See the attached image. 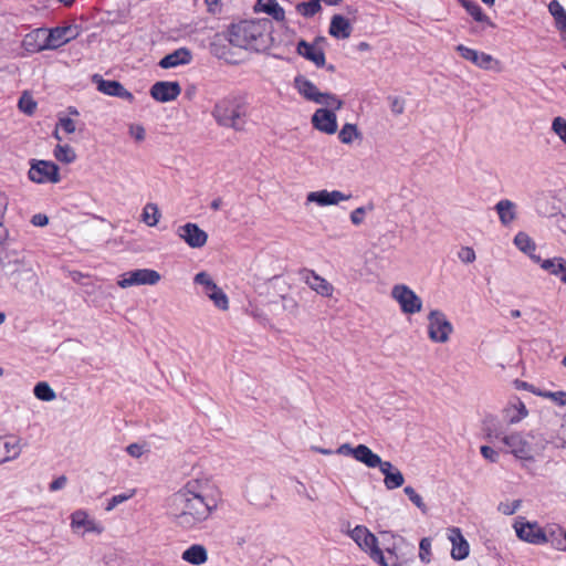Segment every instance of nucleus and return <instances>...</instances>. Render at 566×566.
Masks as SVG:
<instances>
[{
  "label": "nucleus",
  "instance_id": "obj_20",
  "mask_svg": "<svg viewBox=\"0 0 566 566\" xmlns=\"http://www.w3.org/2000/svg\"><path fill=\"white\" fill-rule=\"evenodd\" d=\"M46 28H36L23 36L21 48H23L29 54L50 51V48L46 46Z\"/></svg>",
  "mask_w": 566,
  "mask_h": 566
},
{
  "label": "nucleus",
  "instance_id": "obj_41",
  "mask_svg": "<svg viewBox=\"0 0 566 566\" xmlns=\"http://www.w3.org/2000/svg\"><path fill=\"white\" fill-rule=\"evenodd\" d=\"M358 136H360V133L357 128V125L350 123H346L345 125H343L342 129L338 133V139L343 144L347 145L352 144L353 139Z\"/></svg>",
  "mask_w": 566,
  "mask_h": 566
},
{
  "label": "nucleus",
  "instance_id": "obj_43",
  "mask_svg": "<svg viewBox=\"0 0 566 566\" xmlns=\"http://www.w3.org/2000/svg\"><path fill=\"white\" fill-rule=\"evenodd\" d=\"M196 284L202 285L206 295H209L218 285L212 277L205 271L197 273L193 277Z\"/></svg>",
  "mask_w": 566,
  "mask_h": 566
},
{
  "label": "nucleus",
  "instance_id": "obj_38",
  "mask_svg": "<svg viewBox=\"0 0 566 566\" xmlns=\"http://www.w3.org/2000/svg\"><path fill=\"white\" fill-rule=\"evenodd\" d=\"M2 253L3 249L0 248V266L3 274L10 280L12 275L17 273L23 262L19 260H10L8 254L2 255Z\"/></svg>",
  "mask_w": 566,
  "mask_h": 566
},
{
  "label": "nucleus",
  "instance_id": "obj_32",
  "mask_svg": "<svg viewBox=\"0 0 566 566\" xmlns=\"http://www.w3.org/2000/svg\"><path fill=\"white\" fill-rule=\"evenodd\" d=\"M515 208V203L509 199H502L495 205L494 209L504 227H507L516 218Z\"/></svg>",
  "mask_w": 566,
  "mask_h": 566
},
{
  "label": "nucleus",
  "instance_id": "obj_1",
  "mask_svg": "<svg viewBox=\"0 0 566 566\" xmlns=\"http://www.w3.org/2000/svg\"><path fill=\"white\" fill-rule=\"evenodd\" d=\"M217 500L206 494L198 481H188L186 485L172 495L174 523L184 528L192 530L207 521L217 510Z\"/></svg>",
  "mask_w": 566,
  "mask_h": 566
},
{
  "label": "nucleus",
  "instance_id": "obj_52",
  "mask_svg": "<svg viewBox=\"0 0 566 566\" xmlns=\"http://www.w3.org/2000/svg\"><path fill=\"white\" fill-rule=\"evenodd\" d=\"M390 106V111L395 115H401L405 111V99L399 96H388L387 97Z\"/></svg>",
  "mask_w": 566,
  "mask_h": 566
},
{
  "label": "nucleus",
  "instance_id": "obj_42",
  "mask_svg": "<svg viewBox=\"0 0 566 566\" xmlns=\"http://www.w3.org/2000/svg\"><path fill=\"white\" fill-rule=\"evenodd\" d=\"M207 296L213 302L214 306L218 307L219 310L226 311L229 308V298L221 287H216Z\"/></svg>",
  "mask_w": 566,
  "mask_h": 566
},
{
  "label": "nucleus",
  "instance_id": "obj_13",
  "mask_svg": "<svg viewBox=\"0 0 566 566\" xmlns=\"http://www.w3.org/2000/svg\"><path fill=\"white\" fill-rule=\"evenodd\" d=\"M455 51L459 53V55L470 61L475 66L488 70V71H499L500 70V62L495 60L492 55L480 52L478 50L468 48L463 44H458L455 46Z\"/></svg>",
  "mask_w": 566,
  "mask_h": 566
},
{
  "label": "nucleus",
  "instance_id": "obj_49",
  "mask_svg": "<svg viewBox=\"0 0 566 566\" xmlns=\"http://www.w3.org/2000/svg\"><path fill=\"white\" fill-rule=\"evenodd\" d=\"M552 129L566 144V119L557 116L553 119Z\"/></svg>",
  "mask_w": 566,
  "mask_h": 566
},
{
  "label": "nucleus",
  "instance_id": "obj_45",
  "mask_svg": "<svg viewBox=\"0 0 566 566\" xmlns=\"http://www.w3.org/2000/svg\"><path fill=\"white\" fill-rule=\"evenodd\" d=\"M18 107L25 115H32L36 109V102L27 93H23L19 98Z\"/></svg>",
  "mask_w": 566,
  "mask_h": 566
},
{
  "label": "nucleus",
  "instance_id": "obj_2",
  "mask_svg": "<svg viewBox=\"0 0 566 566\" xmlns=\"http://www.w3.org/2000/svg\"><path fill=\"white\" fill-rule=\"evenodd\" d=\"M248 105L244 94L232 92L214 103L211 116L220 127L243 132Z\"/></svg>",
  "mask_w": 566,
  "mask_h": 566
},
{
  "label": "nucleus",
  "instance_id": "obj_6",
  "mask_svg": "<svg viewBox=\"0 0 566 566\" xmlns=\"http://www.w3.org/2000/svg\"><path fill=\"white\" fill-rule=\"evenodd\" d=\"M294 87L306 99L316 104H335V109H340L344 102L332 93H322L313 82L304 75H296L294 77Z\"/></svg>",
  "mask_w": 566,
  "mask_h": 566
},
{
  "label": "nucleus",
  "instance_id": "obj_36",
  "mask_svg": "<svg viewBox=\"0 0 566 566\" xmlns=\"http://www.w3.org/2000/svg\"><path fill=\"white\" fill-rule=\"evenodd\" d=\"M295 10L304 18L310 19L322 11V4L319 0L302 1L295 6Z\"/></svg>",
  "mask_w": 566,
  "mask_h": 566
},
{
  "label": "nucleus",
  "instance_id": "obj_35",
  "mask_svg": "<svg viewBox=\"0 0 566 566\" xmlns=\"http://www.w3.org/2000/svg\"><path fill=\"white\" fill-rule=\"evenodd\" d=\"M548 11L555 20L556 28L562 32L566 31V10L557 0H552L548 4Z\"/></svg>",
  "mask_w": 566,
  "mask_h": 566
},
{
  "label": "nucleus",
  "instance_id": "obj_30",
  "mask_svg": "<svg viewBox=\"0 0 566 566\" xmlns=\"http://www.w3.org/2000/svg\"><path fill=\"white\" fill-rule=\"evenodd\" d=\"M356 461L365 464L367 468L375 469L382 464L381 458L375 453L368 446L359 443L357 450Z\"/></svg>",
  "mask_w": 566,
  "mask_h": 566
},
{
  "label": "nucleus",
  "instance_id": "obj_47",
  "mask_svg": "<svg viewBox=\"0 0 566 566\" xmlns=\"http://www.w3.org/2000/svg\"><path fill=\"white\" fill-rule=\"evenodd\" d=\"M136 491L135 490H130L129 492L127 493H120V494H117V495H113L106 506H105V510L106 511H112L114 510L117 505L128 501L129 499H132L134 495H135Z\"/></svg>",
  "mask_w": 566,
  "mask_h": 566
},
{
  "label": "nucleus",
  "instance_id": "obj_33",
  "mask_svg": "<svg viewBox=\"0 0 566 566\" xmlns=\"http://www.w3.org/2000/svg\"><path fill=\"white\" fill-rule=\"evenodd\" d=\"M513 242L515 247L523 253L527 254L532 261L535 262L536 258H541L539 255L535 254L536 244L526 232H517L514 237Z\"/></svg>",
  "mask_w": 566,
  "mask_h": 566
},
{
  "label": "nucleus",
  "instance_id": "obj_16",
  "mask_svg": "<svg viewBox=\"0 0 566 566\" xmlns=\"http://www.w3.org/2000/svg\"><path fill=\"white\" fill-rule=\"evenodd\" d=\"M177 234L192 249H200L208 241V233L195 222H187L178 227Z\"/></svg>",
  "mask_w": 566,
  "mask_h": 566
},
{
  "label": "nucleus",
  "instance_id": "obj_7",
  "mask_svg": "<svg viewBox=\"0 0 566 566\" xmlns=\"http://www.w3.org/2000/svg\"><path fill=\"white\" fill-rule=\"evenodd\" d=\"M28 176L35 184H57L61 180L60 167L52 160L31 159Z\"/></svg>",
  "mask_w": 566,
  "mask_h": 566
},
{
  "label": "nucleus",
  "instance_id": "obj_12",
  "mask_svg": "<svg viewBox=\"0 0 566 566\" xmlns=\"http://www.w3.org/2000/svg\"><path fill=\"white\" fill-rule=\"evenodd\" d=\"M46 46L50 48V51H54L75 40L80 35V31L76 24H65L46 28Z\"/></svg>",
  "mask_w": 566,
  "mask_h": 566
},
{
  "label": "nucleus",
  "instance_id": "obj_37",
  "mask_svg": "<svg viewBox=\"0 0 566 566\" xmlns=\"http://www.w3.org/2000/svg\"><path fill=\"white\" fill-rule=\"evenodd\" d=\"M33 395L36 399L50 402L56 398L55 391L46 381H39L33 387Z\"/></svg>",
  "mask_w": 566,
  "mask_h": 566
},
{
  "label": "nucleus",
  "instance_id": "obj_60",
  "mask_svg": "<svg viewBox=\"0 0 566 566\" xmlns=\"http://www.w3.org/2000/svg\"><path fill=\"white\" fill-rule=\"evenodd\" d=\"M480 452L484 459L492 463H495L499 460V453L490 446H481Z\"/></svg>",
  "mask_w": 566,
  "mask_h": 566
},
{
  "label": "nucleus",
  "instance_id": "obj_5",
  "mask_svg": "<svg viewBox=\"0 0 566 566\" xmlns=\"http://www.w3.org/2000/svg\"><path fill=\"white\" fill-rule=\"evenodd\" d=\"M350 538L367 553L379 566H389L384 551L379 547L377 536L364 525H356L349 533Z\"/></svg>",
  "mask_w": 566,
  "mask_h": 566
},
{
  "label": "nucleus",
  "instance_id": "obj_15",
  "mask_svg": "<svg viewBox=\"0 0 566 566\" xmlns=\"http://www.w3.org/2000/svg\"><path fill=\"white\" fill-rule=\"evenodd\" d=\"M181 86L178 81H157L149 88V95L158 103H169L180 95Z\"/></svg>",
  "mask_w": 566,
  "mask_h": 566
},
{
  "label": "nucleus",
  "instance_id": "obj_25",
  "mask_svg": "<svg viewBox=\"0 0 566 566\" xmlns=\"http://www.w3.org/2000/svg\"><path fill=\"white\" fill-rule=\"evenodd\" d=\"M353 27L349 18L343 14H334L331 19L328 33L337 40L348 39L352 34Z\"/></svg>",
  "mask_w": 566,
  "mask_h": 566
},
{
  "label": "nucleus",
  "instance_id": "obj_34",
  "mask_svg": "<svg viewBox=\"0 0 566 566\" xmlns=\"http://www.w3.org/2000/svg\"><path fill=\"white\" fill-rule=\"evenodd\" d=\"M35 274L31 268H28L24 263L19 268L15 274L9 280L10 283L19 291L25 289L27 283L33 281Z\"/></svg>",
  "mask_w": 566,
  "mask_h": 566
},
{
  "label": "nucleus",
  "instance_id": "obj_4",
  "mask_svg": "<svg viewBox=\"0 0 566 566\" xmlns=\"http://www.w3.org/2000/svg\"><path fill=\"white\" fill-rule=\"evenodd\" d=\"M270 25L271 21L266 18L241 20L231 23L223 34L231 45L245 49L248 44L261 38Z\"/></svg>",
  "mask_w": 566,
  "mask_h": 566
},
{
  "label": "nucleus",
  "instance_id": "obj_51",
  "mask_svg": "<svg viewBox=\"0 0 566 566\" xmlns=\"http://www.w3.org/2000/svg\"><path fill=\"white\" fill-rule=\"evenodd\" d=\"M282 307L285 312L296 315L298 311V303L291 295H281Z\"/></svg>",
  "mask_w": 566,
  "mask_h": 566
},
{
  "label": "nucleus",
  "instance_id": "obj_59",
  "mask_svg": "<svg viewBox=\"0 0 566 566\" xmlns=\"http://www.w3.org/2000/svg\"><path fill=\"white\" fill-rule=\"evenodd\" d=\"M357 450H358V444L356 447H353L350 443L346 442V443L340 444L337 448V450L335 451V453L352 457V458L356 459Z\"/></svg>",
  "mask_w": 566,
  "mask_h": 566
},
{
  "label": "nucleus",
  "instance_id": "obj_14",
  "mask_svg": "<svg viewBox=\"0 0 566 566\" xmlns=\"http://www.w3.org/2000/svg\"><path fill=\"white\" fill-rule=\"evenodd\" d=\"M92 83L96 85L98 92L107 96L118 97L129 103L135 101L133 93L126 90L117 80H106L101 74H93Z\"/></svg>",
  "mask_w": 566,
  "mask_h": 566
},
{
  "label": "nucleus",
  "instance_id": "obj_39",
  "mask_svg": "<svg viewBox=\"0 0 566 566\" xmlns=\"http://www.w3.org/2000/svg\"><path fill=\"white\" fill-rule=\"evenodd\" d=\"M160 216L156 203H147L143 209L142 219L148 227H155L159 222Z\"/></svg>",
  "mask_w": 566,
  "mask_h": 566
},
{
  "label": "nucleus",
  "instance_id": "obj_27",
  "mask_svg": "<svg viewBox=\"0 0 566 566\" xmlns=\"http://www.w3.org/2000/svg\"><path fill=\"white\" fill-rule=\"evenodd\" d=\"M379 470L385 476L384 483L388 490H395L403 485V474L390 461H384Z\"/></svg>",
  "mask_w": 566,
  "mask_h": 566
},
{
  "label": "nucleus",
  "instance_id": "obj_48",
  "mask_svg": "<svg viewBox=\"0 0 566 566\" xmlns=\"http://www.w3.org/2000/svg\"><path fill=\"white\" fill-rule=\"evenodd\" d=\"M431 556V538L422 537L419 542V558L422 563L429 564Z\"/></svg>",
  "mask_w": 566,
  "mask_h": 566
},
{
  "label": "nucleus",
  "instance_id": "obj_26",
  "mask_svg": "<svg viewBox=\"0 0 566 566\" xmlns=\"http://www.w3.org/2000/svg\"><path fill=\"white\" fill-rule=\"evenodd\" d=\"M507 422L511 424L520 422L528 415L525 403L517 396H512L509 399L506 407L503 409Z\"/></svg>",
  "mask_w": 566,
  "mask_h": 566
},
{
  "label": "nucleus",
  "instance_id": "obj_50",
  "mask_svg": "<svg viewBox=\"0 0 566 566\" xmlns=\"http://www.w3.org/2000/svg\"><path fill=\"white\" fill-rule=\"evenodd\" d=\"M549 537V541L552 546L557 551L566 552V533L556 535L555 531H552L549 534H547Z\"/></svg>",
  "mask_w": 566,
  "mask_h": 566
},
{
  "label": "nucleus",
  "instance_id": "obj_31",
  "mask_svg": "<svg viewBox=\"0 0 566 566\" xmlns=\"http://www.w3.org/2000/svg\"><path fill=\"white\" fill-rule=\"evenodd\" d=\"M460 4L476 22L485 23L491 28H495V23L484 13L481 6L474 0H459Z\"/></svg>",
  "mask_w": 566,
  "mask_h": 566
},
{
  "label": "nucleus",
  "instance_id": "obj_44",
  "mask_svg": "<svg viewBox=\"0 0 566 566\" xmlns=\"http://www.w3.org/2000/svg\"><path fill=\"white\" fill-rule=\"evenodd\" d=\"M537 396L552 400L558 407L566 406V391L564 390L551 391L541 389L538 390Z\"/></svg>",
  "mask_w": 566,
  "mask_h": 566
},
{
  "label": "nucleus",
  "instance_id": "obj_21",
  "mask_svg": "<svg viewBox=\"0 0 566 566\" xmlns=\"http://www.w3.org/2000/svg\"><path fill=\"white\" fill-rule=\"evenodd\" d=\"M352 197V195H345L339 190H332L328 191L326 189L317 190V191H311L307 193L306 200L308 202H314L319 207H327L337 205L343 200H348Z\"/></svg>",
  "mask_w": 566,
  "mask_h": 566
},
{
  "label": "nucleus",
  "instance_id": "obj_28",
  "mask_svg": "<svg viewBox=\"0 0 566 566\" xmlns=\"http://www.w3.org/2000/svg\"><path fill=\"white\" fill-rule=\"evenodd\" d=\"M254 12H263L276 22L285 21V10L277 0H256L253 6Z\"/></svg>",
  "mask_w": 566,
  "mask_h": 566
},
{
  "label": "nucleus",
  "instance_id": "obj_55",
  "mask_svg": "<svg viewBox=\"0 0 566 566\" xmlns=\"http://www.w3.org/2000/svg\"><path fill=\"white\" fill-rule=\"evenodd\" d=\"M3 451L6 452L3 455H1L0 462L9 461L11 459L17 458L20 453V447L18 446L17 442H8V448H4Z\"/></svg>",
  "mask_w": 566,
  "mask_h": 566
},
{
  "label": "nucleus",
  "instance_id": "obj_18",
  "mask_svg": "<svg viewBox=\"0 0 566 566\" xmlns=\"http://www.w3.org/2000/svg\"><path fill=\"white\" fill-rule=\"evenodd\" d=\"M319 41H325V38L317 36L313 43L301 39L296 45V53L312 62L316 67L325 66V52L323 49L316 46V43Z\"/></svg>",
  "mask_w": 566,
  "mask_h": 566
},
{
  "label": "nucleus",
  "instance_id": "obj_57",
  "mask_svg": "<svg viewBox=\"0 0 566 566\" xmlns=\"http://www.w3.org/2000/svg\"><path fill=\"white\" fill-rule=\"evenodd\" d=\"M458 256L463 263L469 264L474 262L475 252L470 247H462L458 253Z\"/></svg>",
  "mask_w": 566,
  "mask_h": 566
},
{
  "label": "nucleus",
  "instance_id": "obj_58",
  "mask_svg": "<svg viewBox=\"0 0 566 566\" xmlns=\"http://www.w3.org/2000/svg\"><path fill=\"white\" fill-rule=\"evenodd\" d=\"M57 126L66 134H73L76 129L75 122L70 116L60 117Z\"/></svg>",
  "mask_w": 566,
  "mask_h": 566
},
{
  "label": "nucleus",
  "instance_id": "obj_10",
  "mask_svg": "<svg viewBox=\"0 0 566 566\" xmlns=\"http://www.w3.org/2000/svg\"><path fill=\"white\" fill-rule=\"evenodd\" d=\"M160 279L161 275L156 270L136 269L123 273L117 284L122 289L137 285H155L160 281Z\"/></svg>",
  "mask_w": 566,
  "mask_h": 566
},
{
  "label": "nucleus",
  "instance_id": "obj_40",
  "mask_svg": "<svg viewBox=\"0 0 566 566\" xmlns=\"http://www.w3.org/2000/svg\"><path fill=\"white\" fill-rule=\"evenodd\" d=\"M56 160L63 164H71L76 159L75 151L69 145L57 144L53 150Z\"/></svg>",
  "mask_w": 566,
  "mask_h": 566
},
{
  "label": "nucleus",
  "instance_id": "obj_9",
  "mask_svg": "<svg viewBox=\"0 0 566 566\" xmlns=\"http://www.w3.org/2000/svg\"><path fill=\"white\" fill-rule=\"evenodd\" d=\"M428 336L434 343H447L453 332L451 322L440 310H432L428 315Z\"/></svg>",
  "mask_w": 566,
  "mask_h": 566
},
{
  "label": "nucleus",
  "instance_id": "obj_63",
  "mask_svg": "<svg viewBox=\"0 0 566 566\" xmlns=\"http://www.w3.org/2000/svg\"><path fill=\"white\" fill-rule=\"evenodd\" d=\"M366 213L365 207H358L350 212V221L355 226H359L364 221V216Z\"/></svg>",
  "mask_w": 566,
  "mask_h": 566
},
{
  "label": "nucleus",
  "instance_id": "obj_61",
  "mask_svg": "<svg viewBox=\"0 0 566 566\" xmlns=\"http://www.w3.org/2000/svg\"><path fill=\"white\" fill-rule=\"evenodd\" d=\"M513 384L516 389L530 391L535 396H537L538 390H541V388H537L534 385L520 379H515Z\"/></svg>",
  "mask_w": 566,
  "mask_h": 566
},
{
  "label": "nucleus",
  "instance_id": "obj_56",
  "mask_svg": "<svg viewBox=\"0 0 566 566\" xmlns=\"http://www.w3.org/2000/svg\"><path fill=\"white\" fill-rule=\"evenodd\" d=\"M90 521L87 520V514L84 511H75L72 514V526L73 527H85Z\"/></svg>",
  "mask_w": 566,
  "mask_h": 566
},
{
  "label": "nucleus",
  "instance_id": "obj_53",
  "mask_svg": "<svg viewBox=\"0 0 566 566\" xmlns=\"http://www.w3.org/2000/svg\"><path fill=\"white\" fill-rule=\"evenodd\" d=\"M494 417L488 416L484 420V431L488 438H495L502 441V438L504 434L500 432L495 427L492 426V422L494 421Z\"/></svg>",
  "mask_w": 566,
  "mask_h": 566
},
{
  "label": "nucleus",
  "instance_id": "obj_29",
  "mask_svg": "<svg viewBox=\"0 0 566 566\" xmlns=\"http://www.w3.org/2000/svg\"><path fill=\"white\" fill-rule=\"evenodd\" d=\"M181 558L191 565L199 566L207 562L208 552L203 545L192 544L182 552Z\"/></svg>",
  "mask_w": 566,
  "mask_h": 566
},
{
  "label": "nucleus",
  "instance_id": "obj_8",
  "mask_svg": "<svg viewBox=\"0 0 566 566\" xmlns=\"http://www.w3.org/2000/svg\"><path fill=\"white\" fill-rule=\"evenodd\" d=\"M513 527L517 538L523 542L542 545L549 541L545 530L541 527L537 522H530L524 516H517Z\"/></svg>",
  "mask_w": 566,
  "mask_h": 566
},
{
  "label": "nucleus",
  "instance_id": "obj_11",
  "mask_svg": "<svg viewBox=\"0 0 566 566\" xmlns=\"http://www.w3.org/2000/svg\"><path fill=\"white\" fill-rule=\"evenodd\" d=\"M392 297L399 303L403 314L412 315L422 308V300L405 284H397L391 291Z\"/></svg>",
  "mask_w": 566,
  "mask_h": 566
},
{
  "label": "nucleus",
  "instance_id": "obj_64",
  "mask_svg": "<svg viewBox=\"0 0 566 566\" xmlns=\"http://www.w3.org/2000/svg\"><path fill=\"white\" fill-rule=\"evenodd\" d=\"M129 133L137 142L144 140L146 136L145 128L142 125H132Z\"/></svg>",
  "mask_w": 566,
  "mask_h": 566
},
{
  "label": "nucleus",
  "instance_id": "obj_17",
  "mask_svg": "<svg viewBox=\"0 0 566 566\" xmlns=\"http://www.w3.org/2000/svg\"><path fill=\"white\" fill-rule=\"evenodd\" d=\"M335 108L321 107L312 115V125L321 133L333 135L337 132V116Z\"/></svg>",
  "mask_w": 566,
  "mask_h": 566
},
{
  "label": "nucleus",
  "instance_id": "obj_24",
  "mask_svg": "<svg viewBox=\"0 0 566 566\" xmlns=\"http://www.w3.org/2000/svg\"><path fill=\"white\" fill-rule=\"evenodd\" d=\"M535 263L548 274L558 277L562 283L566 284V259L562 256L548 259L536 258Z\"/></svg>",
  "mask_w": 566,
  "mask_h": 566
},
{
  "label": "nucleus",
  "instance_id": "obj_19",
  "mask_svg": "<svg viewBox=\"0 0 566 566\" xmlns=\"http://www.w3.org/2000/svg\"><path fill=\"white\" fill-rule=\"evenodd\" d=\"M300 277L317 294L329 297L333 294L334 286L314 270L303 268L298 271Z\"/></svg>",
  "mask_w": 566,
  "mask_h": 566
},
{
  "label": "nucleus",
  "instance_id": "obj_62",
  "mask_svg": "<svg viewBox=\"0 0 566 566\" xmlns=\"http://www.w3.org/2000/svg\"><path fill=\"white\" fill-rule=\"evenodd\" d=\"M145 451V444L130 443L126 447V452L133 458H140Z\"/></svg>",
  "mask_w": 566,
  "mask_h": 566
},
{
  "label": "nucleus",
  "instance_id": "obj_46",
  "mask_svg": "<svg viewBox=\"0 0 566 566\" xmlns=\"http://www.w3.org/2000/svg\"><path fill=\"white\" fill-rule=\"evenodd\" d=\"M403 492L408 496V499L421 511V513L427 514L428 506L424 504L422 497L416 492V490L412 486H405Z\"/></svg>",
  "mask_w": 566,
  "mask_h": 566
},
{
  "label": "nucleus",
  "instance_id": "obj_22",
  "mask_svg": "<svg viewBox=\"0 0 566 566\" xmlns=\"http://www.w3.org/2000/svg\"><path fill=\"white\" fill-rule=\"evenodd\" d=\"M448 538L452 543L451 557L454 560H463L469 556L470 545L459 527L448 528Z\"/></svg>",
  "mask_w": 566,
  "mask_h": 566
},
{
  "label": "nucleus",
  "instance_id": "obj_23",
  "mask_svg": "<svg viewBox=\"0 0 566 566\" xmlns=\"http://www.w3.org/2000/svg\"><path fill=\"white\" fill-rule=\"evenodd\" d=\"M192 60V53L188 48H179L174 50L172 52L164 55L158 65L164 70L174 69L180 65H187Z\"/></svg>",
  "mask_w": 566,
  "mask_h": 566
},
{
  "label": "nucleus",
  "instance_id": "obj_54",
  "mask_svg": "<svg viewBox=\"0 0 566 566\" xmlns=\"http://www.w3.org/2000/svg\"><path fill=\"white\" fill-rule=\"evenodd\" d=\"M521 504L522 500H514L511 503L501 502L497 509L505 515H512L520 509Z\"/></svg>",
  "mask_w": 566,
  "mask_h": 566
},
{
  "label": "nucleus",
  "instance_id": "obj_3",
  "mask_svg": "<svg viewBox=\"0 0 566 566\" xmlns=\"http://www.w3.org/2000/svg\"><path fill=\"white\" fill-rule=\"evenodd\" d=\"M502 442L510 448V452L520 460L534 461L546 448L547 441L537 431L515 432L503 436Z\"/></svg>",
  "mask_w": 566,
  "mask_h": 566
}]
</instances>
